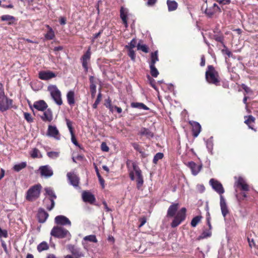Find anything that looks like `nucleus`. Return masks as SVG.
<instances>
[{
  "label": "nucleus",
  "mask_w": 258,
  "mask_h": 258,
  "mask_svg": "<svg viewBox=\"0 0 258 258\" xmlns=\"http://www.w3.org/2000/svg\"><path fill=\"white\" fill-rule=\"evenodd\" d=\"M12 100L5 95L3 85L0 83V111L4 112L8 110L12 106Z\"/></svg>",
  "instance_id": "3"
},
{
  "label": "nucleus",
  "mask_w": 258,
  "mask_h": 258,
  "mask_svg": "<svg viewBox=\"0 0 258 258\" xmlns=\"http://www.w3.org/2000/svg\"><path fill=\"white\" fill-rule=\"evenodd\" d=\"M132 146L133 147V148L137 151H138L139 152L142 150L141 149V147L140 146V145L136 143H132Z\"/></svg>",
  "instance_id": "56"
},
{
  "label": "nucleus",
  "mask_w": 258,
  "mask_h": 258,
  "mask_svg": "<svg viewBox=\"0 0 258 258\" xmlns=\"http://www.w3.org/2000/svg\"><path fill=\"white\" fill-rule=\"evenodd\" d=\"M71 140H72V142H73V143L75 145H76V146L79 147L80 148H81L80 145L78 143V142L75 138L74 134H71Z\"/></svg>",
  "instance_id": "52"
},
{
  "label": "nucleus",
  "mask_w": 258,
  "mask_h": 258,
  "mask_svg": "<svg viewBox=\"0 0 258 258\" xmlns=\"http://www.w3.org/2000/svg\"><path fill=\"white\" fill-rule=\"evenodd\" d=\"M248 241L250 247H252V246L256 247L257 245L254 243L253 239H252L251 240H250L249 238H248Z\"/></svg>",
  "instance_id": "59"
},
{
  "label": "nucleus",
  "mask_w": 258,
  "mask_h": 258,
  "mask_svg": "<svg viewBox=\"0 0 258 258\" xmlns=\"http://www.w3.org/2000/svg\"><path fill=\"white\" fill-rule=\"evenodd\" d=\"M47 90L49 92L51 98L58 105H61L62 104L61 99V94L59 90L56 85H50L47 87Z\"/></svg>",
  "instance_id": "6"
},
{
  "label": "nucleus",
  "mask_w": 258,
  "mask_h": 258,
  "mask_svg": "<svg viewBox=\"0 0 258 258\" xmlns=\"http://www.w3.org/2000/svg\"><path fill=\"white\" fill-rule=\"evenodd\" d=\"M140 221L141 222V223L139 225V227H141L146 223V219L145 217H144L140 218Z\"/></svg>",
  "instance_id": "60"
},
{
  "label": "nucleus",
  "mask_w": 258,
  "mask_h": 258,
  "mask_svg": "<svg viewBox=\"0 0 258 258\" xmlns=\"http://www.w3.org/2000/svg\"><path fill=\"white\" fill-rule=\"evenodd\" d=\"M190 124L192 126V131L193 132V136L195 137H197L198 136L199 134L201 132V126L199 123L196 121H193L192 122H190Z\"/></svg>",
  "instance_id": "25"
},
{
  "label": "nucleus",
  "mask_w": 258,
  "mask_h": 258,
  "mask_svg": "<svg viewBox=\"0 0 258 258\" xmlns=\"http://www.w3.org/2000/svg\"><path fill=\"white\" fill-rule=\"evenodd\" d=\"M1 20L2 21H8V25H13L17 21L15 17L9 15H3L1 17Z\"/></svg>",
  "instance_id": "27"
},
{
  "label": "nucleus",
  "mask_w": 258,
  "mask_h": 258,
  "mask_svg": "<svg viewBox=\"0 0 258 258\" xmlns=\"http://www.w3.org/2000/svg\"><path fill=\"white\" fill-rule=\"evenodd\" d=\"M207 224H208V225L209 226V229H212V226H211V223H210V213L209 212L207 213Z\"/></svg>",
  "instance_id": "57"
},
{
  "label": "nucleus",
  "mask_w": 258,
  "mask_h": 258,
  "mask_svg": "<svg viewBox=\"0 0 258 258\" xmlns=\"http://www.w3.org/2000/svg\"><path fill=\"white\" fill-rule=\"evenodd\" d=\"M46 27L48 29V31L45 35V37L47 40H52L55 37L54 32L52 28L50 27L49 25H47Z\"/></svg>",
  "instance_id": "30"
},
{
  "label": "nucleus",
  "mask_w": 258,
  "mask_h": 258,
  "mask_svg": "<svg viewBox=\"0 0 258 258\" xmlns=\"http://www.w3.org/2000/svg\"><path fill=\"white\" fill-rule=\"evenodd\" d=\"M139 134L141 136H145L147 139H151L153 137L154 134L148 128L142 127L140 131Z\"/></svg>",
  "instance_id": "26"
},
{
  "label": "nucleus",
  "mask_w": 258,
  "mask_h": 258,
  "mask_svg": "<svg viewBox=\"0 0 258 258\" xmlns=\"http://www.w3.org/2000/svg\"><path fill=\"white\" fill-rule=\"evenodd\" d=\"M59 23L61 25H64L66 24V19L64 17H61L59 19Z\"/></svg>",
  "instance_id": "64"
},
{
  "label": "nucleus",
  "mask_w": 258,
  "mask_h": 258,
  "mask_svg": "<svg viewBox=\"0 0 258 258\" xmlns=\"http://www.w3.org/2000/svg\"><path fill=\"white\" fill-rule=\"evenodd\" d=\"M106 107L108 108L110 111L112 112L113 111L114 109V106H113L111 103V100H109V105L106 104Z\"/></svg>",
  "instance_id": "58"
},
{
  "label": "nucleus",
  "mask_w": 258,
  "mask_h": 258,
  "mask_svg": "<svg viewBox=\"0 0 258 258\" xmlns=\"http://www.w3.org/2000/svg\"><path fill=\"white\" fill-rule=\"evenodd\" d=\"M148 79L150 80V84L152 86V87L156 89V88L155 85V80L151 78L150 76L148 77Z\"/></svg>",
  "instance_id": "61"
},
{
  "label": "nucleus",
  "mask_w": 258,
  "mask_h": 258,
  "mask_svg": "<svg viewBox=\"0 0 258 258\" xmlns=\"http://www.w3.org/2000/svg\"><path fill=\"white\" fill-rule=\"evenodd\" d=\"M235 186L240 187L241 190L243 191H248L249 186L246 183L244 179L241 177H238V179L235 182Z\"/></svg>",
  "instance_id": "18"
},
{
  "label": "nucleus",
  "mask_w": 258,
  "mask_h": 258,
  "mask_svg": "<svg viewBox=\"0 0 258 258\" xmlns=\"http://www.w3.org/2000/svg\"><path fill=\"white\" fill-rule=\"evenodd\" d=\"M0 237H8V232L6 230H3L0 227Z\"/></svg>",
  "instance_id": "54"
},
{
  "label": "nucleus",
  "mask_w": 258,
  "mask_h": 258,
  "mask_svg": "<svg viewBox=\"0 0 258 258\" xmlns=\"http://www.w3.org/2000/svg\"><path fill=\"white\" fill-rule=\"evenodd\" d=\"M25 119L29 123L33 122V119L30 113L25 112L24 113Z\"/></svg>",
  "instance_id": "48"
},
{
  "label": "nucleus",
  "mask_w": 258,
  "mask_h": 258,
  "mask_svg": "<svg viewBox=\"0 0 258 258\" xmlns=\"http://www.w3.org/2000/svg\"><path fill=\"white\" fill-rule=\"evenodd\" d=\"M217 12L216 10H213L212 8H206L205 13L209 17L212 16L215 13Z\"/></svg>",
  "instance_id": "45"
},
{
  "label": "nucleus",
  "mask_w": 258,
  "mask_h": 258,
  "mask_svg": "<svg viewBox=\"0 0 258 258\" xmlns=\"http://www.w3.org/2000/svg\"><path fill=\"white\" fill-rule=\"evenodd\" d=\"M222 52L223 53H225V54H226L228 56V57H230L232 55V53L227 48H226L225 49H223Z\"/></svg>",
  "instance_id": "62"
},
{
  "label": "nucleus",
  "mask_w": 258,
  "mask_h": 258,
  "mask_svg": "<svg viewBox=\"0 0 258 258\" xmlns=\"http://www.w3.org/2000/svg\"><path fill=\"white\" fill-rule=\"evenodd\" d=\"M54 221L56 224L61 225H71L70 220L66 216L63 215H59L55 217Z\"/></svg>",
  "instance_id": "15"
},
{
  "label": "nucleus",
  "mask_w": 258,
  "mask_h": 258,
  "mask_svg": "<svg viewBox=\"0 0 258 258\" xmlns=\"http://www.w3.org/2000/svg\"><path fill=\"white\" fill-rule=\"evenodd\" d=\"M26 165H27L26 162H23L19 164L15 165L14 166L13 169L15 171H16L17 172H19L22 169L25 168L26 167Z\"/></svg>",
  "instance_id": "35"
},
{
  "label": "nucleus",
  "mask_w": 258,
  "mask_h": 258,
  "mask_svg": "<svg viewBox=\"0 0 258 258\" xmlns=\"http://www.w3.org/2000/svg\"><path fill=\"white\" fill-rule=\"evenodd\" d=\"M46 136L53 138L56 140H60L61 135L56 126L54 125H48Z\"/></svg>",
  "instance_id": "7"
},
{
  "label": "nucleus",
  "mask_w": 258,
  "mask_h": 258,
  "mask_svg": "<svg viewBox=\"0 0 258 258\" xmlns=\"http://www.w3.org/2000/svg\"><path fill=\"white\" fill-rule=\"evenodd\" d=\"M68 178L70 183L75 187H77L79 183V178L77 175L72 172L67 173Z\"/></svg>",
  "instance_id": "16"
},
{
  "label": "nucleus",
  "mask_w": 258,
  "mask_h": 258,
  "mask_svg": "<svg viewBox=\"0 0 258 258\" xmlns=\"http://www.w3.org/2000/svg\"><path fill=\"white\" fill-rule=\"evenodd\" d=\"M102 98V95L100 92L99 93V94L97 95V99H96L94 103L93 104V108H96L97 107L98 105L100 103Z\"/></svg>",
  "instance_id": "47"
},
{
  "label": "nucleus",
  "mask_w": 258,
  "mask_h": 258,
  "mask_svg": "<svg viewBox=\"0 0 258 258\" xmlns=\"http://www.w3.org/2000/svg\"><path fill=\"white\" fill-rule=\"evenodd\" d=\"M150 72L153 77H157L159 75V72L154 65H150Z\"/></svg>",
  "instance_id": "38"
},
{
  "label": "nucleus",
  "mask_w": 258,
  "mask_h": 258,
  "mask_svg": "<svg viewBox=\"0 0 258 258\" xmlns=\"http://www.w3.org/2000/svg\"><path fill=\"white\" fill-rule=\"evenodd\" d=\"M247 117V119H245L244 123H246L249 127V128L252 130L253 129V127L250 125L251 123H253L255 121V118L252 115H248L245 116V118Z\"/></svg>",
  "instance_id": "33"
},
{
  "label": "nucleus",
  "mask_w": 258,
  "mask_h": 258,
  "mask_svg": "<svg viewBox=\"0 0 258 258\" xmlns=\"http://www.w3.org/2000/svg\"><path fill=\"white\" fill-rule=\"evenodd\" d=\"M44 111L43 114L41 116V118L44 121L50 122L53 119L52 113L51 109H47Z\"/></svg>",
  "instance_id": "24"
},
{
  "label": "nucleus",
  "mask_w": 258,
  "mask_h": 258,
  "mask_svg": "<svg viewBox=\"0 0 258 258\" xmlns=\"http://www.w3.org/2000/svg\"><path fill=\"white\" fill-rule=\"evenodd\" d=\"M179 207L178 203H173L170 205L167 210V216L169 217H173L174 219L171 223V226L172 228H175L178 226L182 222H183L186 217V209L185 208H182L177 213Z\"/></svg>",
  "instance_id": "1"
},
{
  "label": "nucleus",
  "mask_w": 258,
  "mask_h": 258,
  "mask_svg": "<svg viewBox=\"0 0 258 258\" xmlns=\"http://www.w3.org/2000/svg\"><path fill=\"white\" fill-rule=\"evenodd\" d=\"M83 239L85 241H89L90 242H97V240L96 237V236L94 235H90L88 236H86L84 237Z\"/></svg>",
  "instance_id": "39"
},
{
  "label": "nucleus",
  "mask_w": 258,
  "mask_h": 258,
  "mask_svg": "<svg viewBox=\"0 0 258 258\" xmlns=\"http://www.w3.org/2000/svg\"><path fill=\"white\" fill-rule=\"evenodd\" d=\"M101 149L103 151L108 152L109 151V147L107 146L106 144L104 142L102 143L101 145Z\"/></svg>",
  "instance_id": "53"
},
{
  "label": "nucleus",
  "mask_w": 258,
  "mask_h": 258,
  "mask_svg": "<svg viewBox=\"0 0 258 258\" xmlns=\"http://www.w3.org/2000/svg\"><path fill=\"white\" fill-rule=\"evenodd\" d=\"M202 217L201 216H197L194 217L191 221V225L193 227H195L200 222Z\"/></svg>",
  "instance_id": "37"
},
{
  "label": "nucleus",
  "mask_w": 258,
  "mask_h": 258,
  "mask_svg": "<svg viewBox=\"0 0 258 258\" xmlns=\"http://www.w3.org/2000/svg\"><path fill=\"white\" fill-rule=\"evenodd\" d=\"M30 155L33 158L41 157L39 150L36 148H34L32 150Z\"/></svg>",
  "instance_id": "36"
},
{
  "label": "nucleus",
  "mask_w": 258,
  "mask_h": 258,
  "mask_svg": "<svg viewBox=\"0 0 258 258\" xmlns=\"http://www.w3.org/2000/svg\"><path fill=\"white\" fill-rule=\"evenodd\" d=\"M82 199L85 202L93 204L95 201L94 196L90 192L84 191L82 193Z\"/></svg>",
  "instance_id": "17"
},
{
  "label": "nucleus",
  "mask_w": 258,
  "mask_h": 258,
  "mask_svg": "<svg viewBox=\"0 0 258 258\" xmlns=\"http://www.w3.org/2000/svg\"><path fill=\"white\" fill-rule=\"evenodd\" d=\"M41 188L42 186L39 184L30 187L27 191L26 199L30 202L36 200L40 196Z\"/></svg>",
  "instance_id": "4"
},
{
  "label": "nucleus",
  "mask_w": 258,
  "mask_h": 258,
  "mask_svg": "<svg viewBox=\"0 0 258 258\" xmlns=\"http://www.w3.org/2000/svg\"><path fill=\"white\" fill-rule=\"evenodd\" d=\"M90 58L91 52L90 49H88L81 58L82 66L86 72H88V64L90 61Z\"/></svg>",
  "instance_id": "14"
},
{
  "label": "nucleus",
  "mask_w": 258,
  "mask_h": 258,
  "mask_svg": "<svg viewBox=\"0 0 258 258\" xmlns=\"http://www.w3.org/2000/svg\"><path fill=\"white\" fill-rule=\"evenodd\" d=\"M167 5L168 7V10L169 12L175 11L178 7V4L175 1L167 0Z\"/></svg>",
  "instance_id": "28"
},
{
  "label": "nucleus",
  "mask_w": 258,
  "mask_h": 258,
  "mask_svg": "<svg viewBox=\"0 0 258 258\" xmlns=\"http://www.w3.org/2000/svg\"><path fill=\"white\" fill-rule=\"evenodd\" d=\"M128 49V55L131 57L132 60H134L135 59V53L133 49Z\"/></svg>",
  "instance_id": "50"
},
{
  "label": "nucleus",
  "mask_w": 258,
  "mask_h": 258,
  "mask_svg": "<svg viewBox=\"0 0 258 258\" xmlns=\"http://www.w3.org/2000/svg\"><path fill=\"white\" fill-rule=\"evenodd\" d=\"M128 13V10L127 9L121 7L120 10V17L121 19L123 24L124 25L125 27H127V16Z\"/></svg>",
  "instance_id": "21"
},
{
  "label": "nucleus",
  "mask_w": 258,
  "mask_h": 258,
  "mask_svg": "<svg viewBox=\"0 0 258 258\" xmlns=\"http://www.w3.org/2000/svg\"><path fill=\"white\" fill-rule=\"evenodd\" d=\"M50 234L55 237L58 238H68L70 239L71 234L70 232L61 226H54L52 229Z\"/></svg>",
  "instance_id": "5"
},
{
  "label": "nucleus",
  "mask_w": 258,
  "mask_h": 258,
  "mask_svg": "<svg viewBox=\"0 0 258 258\" xmlns=\"http://www.w3.org/2000/svg\"><path fill=\"white\" fill-rule=\"evenodd\" d=\"M137 46L138 50H141L145 53H148L149 52V48L145 44H141L139 43L137 44Z\"/></svg>",
  "instance_id": "41"
},
{
  "label": "nucleus",
  "mask_w": 258,
  "mask_h": 258,
  "mask_svg": "<svg viewBox=\"0 0 258 258\" xmlns=\"http://www.w3.org/2000/svg\"><path fill=\"white\" fill-rule=\"evenodd\" d=\"M135 175H136L135 172L133 169V171H131L129 174L130 177L132 180H134L135 179Z\"/></svg>",
  "instance_id": "63"
},
{
  "label": "nucleus",
  "mask_w": 258,
  "mask_h": 258,
  "mask_svg": "<svg viewBox=\"0 0 258 258\" xmlns=\"http://www.w3.org/2000/svg\"><path fill=\"white\" fill-rule=\"evenodd\" d=\"M133 167L135 171V174L137 177L136 179L137 187L138 189H140L144 183V179L142 174V171L136 164H133Z\"/></svg>",
  "instance_id": "8"
},
{
  "label": "nucleus",
  "mask_w": 258,
  "mask_h": 258,
  "mask_svg": "<svg viewBox=\"0 0 258 258\" xmlns=\"http://www.w3.org/2000/svg\"><path fill=\"white\" fill-rule=\"evenodd\" d=\"M164 155L162 153H157L154 157L153 162L154 164H157V162L159 160H160L163 158Z\"/></svg>",
  "instance_id": "44"
},
{
  "label": "nucleus",
  "mask_w": 258,
  "mask_h": 258,
  "mask_svg": "<svg viewBox=\"0 0 258 258\" xmlns=\"http://www.w3.org/2000/svg\"><path fill=\"white\" fill-rule=\"evenodd\" d=\"M213 37H214V39L216 41L221 42L222 43H223L224 37L222 35L216 34V35H214Z\"/></svg>",
  "instance_id": "49"
},
{
  "label": "nucleus",
  "mask_w": 258,
  "mask_h": 258,
  "mask_svg": "<svg viewBox=\"0 0 258 258\" xmlns=\"http://www.w3.org/2000/svg\"><path fill=\"white\" fill-rule=\"evenodd\" d=\"M39 171L41 176L45 178H49L52 176L53 174L52 168L48 165L40 166L39 168Z\"/></svg>",
  "instance_id": "10"
},
{
  "label": "nucleus",
  "mask_w": 258,
  "mask_h": 258,
  "mask_svg": "<svg viewBox=\"0 0 258 258\" xmlns=\"http://www.w3.org/2000/svg\"><path fill=\"white\" fill-rule=\"evenodd\" d=\"M186 165L191 170L192 174L196 176L201 171L202 168V165H198L193 161L188 162L186 164Z\"/></svg>",
  "instance_id": "12"
},
{
  "label": "nucleus",
  "mask_w": 258,
  "mask_h": 258,
  "mask_svg": "<svg viewBox=\"0 0 258 258\" xmlns=\"http://www.w3.org/2000/svg\"><path fill=\"white\" fill-rule=\"evenodd\" d=\"M39 78L43 80H48L56 77L54 73L50 71H40L38 74Z\"/></svg>",
  "instance_id": "13"
},
{
  "label": "nucleus",
  "mask_w": 258,
  "mask_h": 258,
  "mask_svg": "<svg viewBox=\"0 0 258 258\" xmlns=\"http://www.w3.org/2000/svg\"><path fill=\"white\" fill-rule=\"evenodd\" d=\"M67 101L69 105H72L75 104V93L73 91H70L67 95Z\"/></svg>",
  "instance_id": "29"
},
{
  "label": "nucleus",
  "mask_w": 258,
  "mask_h": 258,
  "mask_svg": "<svg viewBox=\"0 0 258 258\" xmlns=\"http://www.w3.org/2000/svg\"><path fill=\"white\" fill-rule=\"evenodd\" d=\"M33 106L36 109L42 111L45 110L48 107L46 102L42 100L35 102Z\"/></svg>",
  "instance_id": "23"
},
{
  "label": "nucleus",
  "mask_w": 258,
  "mask_h": 258,
  "mask_svg": "<svg viewBox=\"0 0 258 258\" xmlns=\"http://www.w3.org/2000/svg\"><path fill=\"white\" fill-rule=\"evenodd\" d=\"M242 88L246 93H249L252 92L251 89L249 87H247L245 84L242 85Z\"/></svg>",
  "instance_id": "55"
},
{
  "label": "nucleus",
  "mask_w": 258,
  "mask_h": 258,
  "mask_svg": "<svg viewBox=\"0 0 258 258\" xmlns=\"http://www.w3.org/2000/svg\"><path fill=\"white\" fill-rule=\"evenodd\" d=\"M47 155L49 158L54 159L57 158L59 156V152L51 151L47 152Z\"/></svg>",
  "instance_id": "43"
},
{
  "label": "nucleus",
  "mask_w": 258,
  "mask_h": 258,
  "mask_svg": "<svg viewBox=\"0 0 258 258\" xmlns=\"http://www.w3.org/2000/svg\"><path fill=\"white\" fill-rule=\"evenodd\" d=\"M220 208L221 210L222 214L224 217L228 214L229 210L226 203V201L222 195L220 196Z\"/></svg>",
  "instance_id": "20"
},
{
  "label": "nucleus",
  "mask_w": 258,
  "mask_h": 258,
  "mask_svg": "<svg viewBox=\"0 0 258 258\" xmlns=\"http://www.w3.org/2000/svg\"><path fill=\"white\" fill-rule=\"evenodd\" d=\"M210 184L212 188L220 194V196L224 192V189L222 184L218 180L212 178L210 180Z\"/></svg>",
  "instance_id": "11"
},
{
  "label": "nucleus",
  "mask_w": 258,
  "mask_h": 258,
  "mask_svg": "<svg viewBox=\"0 0 258 258\" xmlns=\"http://www.w3.org/2000/svg\"><path fill=\"white\" fill-rule=\"evenodd\" d=\"M68 248L71 252L75 258H80L83 256V254L80 251V249L75 247L74 245H69L68 246Z\"/></svg>",
  "instance_id": "22"
},
{
  "label": "nucleus",
  "mask_w": 258,
  "mask_h": 258,
  "mask_svg": "<svg viewBox=\"0 0 258 258\" xmlns=\"http://www.w3.org/2000/svg\"><path fill=\"white\" fill-rule=\"evenodd\" d=\"M48 214L42 208L38 210L37 218L39 223H44L48 217Z\"/></svg>",
  "instance_id": "19"
},
{
  "label": "nucleus",
  "mask_w": 258,
  "mask_h": 258,
  "mask_svg": "<svg viewBox=\"0 0 258 258\" xmlns=\"http://www.w3.org/2000/svg\"><path fill=\"white\" fill-rule=\"evenodd\" d=\"M66 121H67V126L69 130V131H70L71 134H74L72 122L67 119H66Z\"/></svg>",
  "instance_id": "51"
},
{
  "label": "nucleus",
  "mask_w": 258,
  "mask_h": 258,
  "mask_svg": "<svg viewBox=\"0 0 258 258\" xmlns=\"http://www.w3.org/2000/svg\"><path fill=\"white\" fill-rule=\"evenodd\" d=\"M206 79L209 83L218 85L220 82L219 75L213 66H208V69L206 72Z\"/></svg>",
  "instance_id": "2"
},
{
  "label": "nucleus",
  "mask_w": 258,
  "mask_h": 258,
  "mask_svg": "<svg viewBox=\"0 0 258 258\" xmlns=\"http://www.w3.org/2000/svg\"><path fill=\"white\" fill-rule=\"evenodd\" d=\"M89 81H90V89H96V82L95 80V78L93 76H90L89 77Z\"/></svg>",
  "instance_id": "42"
},
{
  "label": "nucleus",
  "mask_w": 258,
  "mask_h": 258,
  "mask_svg": "<svg viewBox=\"0 0 258 258\" xmlns=\"http://www.w3.org/2000/svg\"><path fill=\"white\" fill-rule=\"evenodd\" d=\"M49 248V246L47 242L43 241L37 246V250L39 252H41L43 250H47Z\"/></svg>",
  "instance_id": "34"
},
{
  "label": "nucleus",
  "mask_w": 258,
  "mask_h": 258,
  "mask_svg": "<svg viewBox=\"0 0 258 258\" xmlns=\"http://www.w3.org/2000/svg\"><path fill=\"white\" fill-rule=\"evenodd\" d=\"M45 190L46 194L49 196L48 200L51 203L50 206L46 205V207L48 211H51L54 207V200L56 198V196L55 195L54 191L50 188H46Z\"/></svg>",
  "instance_id": "9"
},
{
  "label": "nucleus",
  "mask_w": 258,
  "mask_h": 258,
  "mask_svg": "<svg viewBox=\"0 0 258 258\" xmlns=\"http://www.w3.org/2000/svg\"><path fill=\"white\" fill-rule=\"evenodd\" d=\"M151 60L150 62V65H154L155 63L159 60L158 56V51H155L154 52H152L151 54Z\"/></svg>",
  "instance_id": "32"
},
{
  "label": "nucleus",
  "mask_w": 258,
  "mask_h": 258,
  "mask_svg": "<svg viewBox=\"0 0 258 258\" xmlns=\"http://www.w3.org/2000/svg\"><path fill=\"white\" fill-rule=\"evenodd\" d=\"M95 171H96L97 176V177L98 178L99 181L101 186H102V187H104V180L101 177V175H100V174L99 173V170H98V168L97 167V166H95Z\"/></svg>",
  "instance_id": "40"
},
{
  "label": "nucleus",
  "mask_w": 258,
  "mask_h": 258,
  "mask_svg": "<svg viewBox=\"0 0 258 258\" xmlns=\"http://www.w3.org/2000/svg\"><path fill=\"white\" fill-rule=\"evenodd\" d=\"M137 44V40L136 39H133L132 41L125 46V47L127 49H133L136 47Z\"/></svg>",
  "instance_id": "46"
},
{
  "label": "nucleus",
  "mask_w": 258,
  "mask_h": 258,
  "mask_svg": "<svg viewBox=\"0 0 258 258\" xmlns=\"http://www.w3.org/2000/svg\"><path fill=\"white\" fill-rule=\"evenodd\" d=\"M131 106L134 108L142 109L146 110H148L149 109V107L143 103L133 102L132 103Z\"/></svg>",
  "instance_id": "31"
}]
</instances>
